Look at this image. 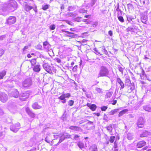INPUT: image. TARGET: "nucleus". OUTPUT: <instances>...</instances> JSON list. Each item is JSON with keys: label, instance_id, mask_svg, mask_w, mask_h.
Returning a JSON list of instances; mask_svg holds the SVG:
<instances>
[{"label": "nucleus", "instance_id": "obj_25", "mask_svg": "<svg viewBox=\"0 0 151 151\" xmlns=\"http://www.w3.org/2000/svg\"><path fill=\"white\" fill-rule=\"evenodd\" d=\"M113 92L112 91H108L107 92L105 96L106 98L108 99L110 98L113 94Z\"/></svg>", "mask_w": 151, "mask_h": 151}, {"label": "nucleus", "instance_id": "obj_18", "mask_svg": "<svg viewBox=\"0 0 151 151\" xmlns=\"http://www.w3.org/2000/svg\"><path fill=\"white\" fill-rule=\"evenodd\" d=\"M63 32H65L66 33L68 34L69 35L68 36L69 37H75L77 36L75 34H74L72 32L67 31H65L64 30H62Z\"/></svg>", "mask_w": 151, "mask_h": 151}, {"label": "nucleus", "instance_id": "obj_2", "mask_svg": "<svg viewBox=\"0 0 151 151\" xmlns=\"http://www.w3.org/2000/svg\"><path fill=\"white\" fill-rule=\"evenodd\" d=\"M6 7L9 9L14 11L17 7V2L14 0H9L7 2Z\"/></svg>", "mask_w": 151, "mask_h": 151}, {"label": "nucleus", "instance_id": "obj_26", "mask_svg": "<svg viewBox=\"0 0 151 151\" xmlns=\"http://www.w3.org/2000/svg\"><path fill=\"white\" fill-rule=\"evenodd\" d=\"M116 10L118 12L117 15H122V11L119 9V4H118Z\"/></svg>", "mask_w": 151, "mask_h": 151}, {"label": "nucleus", "instance_id": "obj_56", "mask_svg": "<svg viewBox=\"0 0 151 151\" xmlns=\"http://www.w3.org/2000/svg\"><path fill=\"white\" fill-rule=\"evenodd\" d=\"M48 44H49L48 42H47V41L44 42L43 43V45L44 47V46H45Z\"/></svg>", "mask_w": 151, "mask_h": 151}, {"label": "nucleus", "instance_id": "obj_5", "mask_svg": "<svg viewBox=\"0 0 151 151\" xmlns=\"http://www.w3.org/2000/svg\"><path fill=\"white\" fill-rule=\"evenodd\" d=\"M59 136H60V137L59 143H60L65 139L70 138L71 135L69 134L68 133H65L60 134Z\"/></svg>", "mask_w": 151, "mask_h": 151}, {"label": "nucleus", "instance_id": "obj_10", "mask_svg": "<svg viewBox=\"0 0 151 151\" xmlns=\"http://www.w3.org/2000/svg\"><path fill=\"white\" fill-rule=\"evenodd\" d=\"M16 21L15 17L13 16L10 17L7 20V23L9 24H12L15 23Z\"/></svg>", "mask_w": 151, "mask_h": 151}, {"label": "nucleus", "instance_id": "obj_45", "mask_svg": "<svg viewBox=\"0 0 151 151\" xmlns=\"http://www.w3.org/2000/svg\"><path fill=\"white\" fill-rule=\"evenodd\" d=\"M102 51L105 54L107 53V51L106 50L105 48L104 47H102Z\"/></svg>", "mask_w": 151, "mask_h": 151}, {"label": "nucleus", "instance_id": "obj_34", "mask_svg": "<svg viewBox=\"0 0 151 151\" xmlns=\"http://www.w3.org/2000/svg\"><path fill=\"white\" fill-rule=\"evenodd\" d=\"M30 61L31 64L32 65H35L36 63V59L35 58L33 59L32 60H29Z\"/></svg>", "mask_w": 151, "mask_h": 151}, {"label": "nucleus", "instance_id": "obj_36", "mask_svg": "<svg viewBox=\"0 0 151 151\" xmlns=\"http://www.w3.org/2000/svg\"><path fill=\"white\" fill-rule=\"evenodd\" d=\"M127 18L128 21L129 22L131 21L133 19H134L132 16L130 15H127Z\"/></svg>", "mask_w": 151, "mask_h": 151}, {"label": "nucleus", "instance_id": "obj_16", "mask_svg": "<svg viewBox=\"0 0 151 151\" xmlns=\"http://www.w3.org/2000/svg\"><path fill=\"white\" fill-rule=\"evenodd\" d=\"M23 6H25V9L27 11H29L33 8L32 6H29L27 4V2H24Z\"/></svg>", "mask_w": 151, "mask_h": 151}, {"label": "nucleus", "instance_id": "obj_28", "mask_svg": "<svg viewBox=\"0 0 151 151\" xmlns=\"http://www.w3.org/2000/svg\"><path fill=\"white\" fill-rule=\"evenodd\" d=\"M77 145L79 147L82 149L84 148V145L83 143L81 141H80L78 142Z\"/></svg>", "mask_w": 151, "mask_h": 151}, {"label": "nucleus", "instance_id": "obj_9", "mask_svg": "<svg viewBox=\"0 0 151 151\" xmlns=\"http://www.w3.org/2000/svg\"><path fill=\"white\" fill-rule=\"evenodd\" d=\"M43 68L48 73H52L51 67L49 66L47 63H44L43 65Z\"/></svg>", "mask_w": 151, "mask_h": 151}, {"label": "nucleus", "instance_id": "obj_61", "mask_svg": "<svg viewBox=\"0 0 151 151\" xmlns=\"http://www.w3.org/2000/svg\"><path fill=\"white\" fill-rule=\"evenodd\" d=\"M5 36L4 35L1 36L0 37V40H2L5 38Z\"/></svg>", "mask_w": 151, "mask_h": 151}, {"label": "nucleus", "instance_id": "obj_3", "mask_svg": "<svg viewBox=\"0 0 151 151\" xmlns=\"http://www.w3.org/2000/svg\"><path fill=\"white\" fill-rule=\"evenodd\" d=\"M32 81L30 78L25 79L22 83V86L23 87L28 88L32 85Z\"/></svg>", "mask_w": 151, "mask_h": 151}, {"label": "nucleus", "instance_id": "obj_59", "mask_svg": "<svg viewBox=\"0 0 151 151\" xmlns=\"http://www.w3.org/2000/svg\"><path fill=\"white\" fill-rule=\"evenodd\" d=\"M108 34L110 36H112L113 35V32L111 30H110L109 31Z\"/></svg>", "mask_w": 151, "mask_h": 151}, {"label": "nucleus", "instance_id": "obj_4", "mask_svg": "<svg viewBox=\"0 0 151 151\" xmlns=\"http://www.w3.org/2000/svg\"><path fill=\"white\" fill-rule=\"evenodd\" d=\"M30 92L29 91H25L20 94V100L24 101L28 99L30 94Z\"/></svg>", "mask_w": 151, "mask_h": 151}, {"label": "nucleus", "instance_id": "obj_30", "mask_svg": "<svg viewBox=\"0 0 151 151\" xmlns=\"http://www.w3.org/2000/svg\"><path fill=\"white\" fill-rule=\"evenodd\" d=\"M6 73L5 70H3L0 73V79L3 78L4 77Z\"/></svg>", "mask_w": 151, "mask_h": 151}, {"label": "nucleus", "instance_id": "obj_58", "mask_svg": "<svg viewBox=\"0 0 151 151\" xmlns=\"http://www.w3.org/2000/svg\"><path fill=\"white\" fill-rule=\"evenodd\" d=\"M49 137H47L45 138V140L46 142H50L51 141L48 139Z\"/></svg>", "mask_w": 151, "mask_h": 151}, {"label": "nucleus", "instance_id": "obj_48", "mask_svg": "<svg viewBox=\"0 0 151 151\" xmlns=\"http://www.w3.org/2000/svg\"><path fill=\"white\" fill-rule=\"evenodd\" d=\"M129 88H131V89H132L133 90H134L135 88V86L134 83H132L130 86Z\"/></svg>", "mask_w": 151, "mask_h": 151}, {"label": "nucleus", "instance_id": "obj_52", "mask_svg": "<svg viewBox=\"0 0 151 151\" xmlns=\"http://www.w3.org/2000/svg\"><path fill=\"white\" fill-rule=\"evenodd\" d=\"M81 17H78L75 19V20L78 22H80L81 21Z\"/></svg>", "mask_w": 151, "mask_h": 151}, {"label": "nucleus", "instance_id": "obj_19", "mask_svg": "<svg viewBox=\"0 0 151 151\" xmlns=\"http://www.w3.org/2000/svg\"><path fill=\"white\" fill-rule=\"evenodd\" d=\"M141 19L142 22L144 24H146V22L147 20V16L145 15H142L141 17Z\"/></svg>", "mask_w": 151, "mask_h": 151}, {"label": "nucleus", "instance_id": "obj_55", "mask_svg": "<svg viewBox=\"0 0 151 151\" xmlns=\"http://www.w3.org/2000/svg\"><path fill=\"white\" fill-rule=\"evenodd\" d=\"M55 61L58 63H60L61 62L60 60L58 58H55Z\"/></svg>", "mask_w": 151, "mask_h": 151}, {"label": "nucleus", "instance_id": "obj_20", "mask_svg": "<svg viewBox=\"0 0 151 151\" xmlns=\"http://www.w3.org/2000/svg\"><path fill=\"white\" fill-rule=\"evenodd\" d=\"M77 15V14L75 12H69L66 14L67 16L70 17H75Z\"/></svg>", "mask_w": 151, "mask_h": 151}, {"label": "nucleus", "instance_id": "obj_54", "mask_svg": "<svg viewBox=\"0 0 151 151\" xmlns=\"http://www.w3.org/2000/svg\"><path fill=\"white\" fill-rule=\"evenodd\" d=\"M30 47V45L26 46H25L24 47V48L23 49V51H24L26 49Z\"/></svg>", "mask_w": 151, "mask_h": 151}, {"label": "nucleus", "instance_id": "obj_21", "mask_svg": "<svg viewBox=\"0 0 151 151\" xmlns=\"http://www.w3.org/2000/svg\"><path fill=\"white\" fill-rule=\"evenodd\" d=\"M40 65H35L33 68V70L34 71L39 72L40 70Z\"/></svg>", "mask_w": 151, "mask_h": 151}, {"label": "nucleus", "instance_id": "obj_32", "mask_svg": "<svg viewBox=\"0 0 151 151\" xmlns=\"http://www.w3.org/2000/svg\"><path fill=\"white\" fill-rule=\"evenodd\" d=\"M127 109H124L121 111L119 113L118 116L120 117L125 114L127 111Z\"/></svg>", "mask_w": 151, "mask_h": 151}, {"label": "nucleus", "instance_id": "obj_40", "mask_svg": "<svg viewBox=\"0 0 151 151\" xmlns=\"http://www.w3.org/2000/svg\"><path fill=\"white\" fill-rule=\"evenodd\" d=\"M74 103V101L72 100H70L68 102V105L70 106H72Z\"/></svg>", "mask_w": 151, "mask_h": 151}, {"label": "nucleus", "instance_id": "obj_12", "mask_svg": "<svg viewBox=\"0 0 151 151\" xmlns=\"http://www.w3.org/2000/svg\"><path fill=\"white\" fill-rule=\"evenodd\" d=\"M26 111L28 115L31 118H34L35 116V114L31 111L28 107L26 109Z\"/></svg>", "mask_w": 151, "mask_h": 151}, {"label": "nucleus", "instance_id": "obj_33", "mask_svg": "<svg viewBox=\"0 0 151 151\" xmlns=\"http://www.w3.org/2000/svg\"><path fill=\"white\" fill-rule=\"evenodd\" d=\"M133 134L129 132L127 134V138L129 139H132L133 138Z\"/></svg>", "mask_w": 151, "mask_h": 151}, {"label": "nucleus", "instance_id": "obj_14", "mask_svg": "<svg viewBox=\"0 0 151 151\" xmlns=\"http://www.w3.org/2000/svg\"><path fill=\"white\" fill-rule=\"evenodd\" d=\"M116 81L121 86L120 90L123 89L124 87V85L123 81H122L121 79L119 78H118L116 79Z\"/></svg>", "mask_w": 151, "mask_h": 151}, {"label": "nucleus", "instance_id": "obj_22", "mask_svg": "<svg viewBox=\"0 0 151 151\" xmlns=\"http://www.w3.org/2000/svg\"><path fill=\"white\" fill-rule=\"evenodd\" d=\"M87 106L93 111H95L96 108V106L94 104L90 105V104H88Z\"/></svg>", "mask_w": 151, "mask_h": 151}, {"label": "nucleus", "instance_id": "obj_8", "mask_svg": "<svg viewBox=\"0 0 151 151\" xmlns=\"http://www.w3.org/2000/svg\"><path fill=\"white\" fill-rule=\"evenodd\" d=\"M8 99V96L6 94L2 93H0V100L1 101L3 102H6Z\"/></svg>", "mask_w": 151, "mask_h": 151}, {"label": "nucleus", "instance_id": "obj_60", "mask_svg": "<svg viewBox=\"0 0 151 151\" xmlns=\"http://www.w3.org/2000/svg\"><path fill=\"white\" fill-rule=\"evenodd\" d=\"M4 50H1L0 51V53L1 54V56L4 53Z\"/></svg>", "mask_w": 151, "mask_h": 151}, {"label": "nucleus", "instance_id": "obj_42", "mask_svg": "<svg viewBox=\"0 0 151 151\" xmlns=\"http://www.w3.org/2000/svg\"><path fill=\"white\" fill-rule=\"evenodd\" d=\"M96 90L99 93H103L102 89L100 88H96Z\"/></svg>", "mask_w": 151, "mask_h": 151}, {"label": "nucleus", "instance_id": "obj_41", "mask_svg": "<svg viewBox=\"0 0 151 151\" xmlns=\"http://www.w3.org/2000/svg\"><path fill=\"white\" fill-rule=\"evenodd\" d=\"M115 139V137L114 136H111L110 137V139H109V142L111 143H112L114 142Z\"/></svg>", "mask_w": 151, "mask_h": 151}, {"label": "nucleus", "instance_id": "obj_47", "mask_svg": "<svg viewBox=\"0 0 151 151\" xmlns=\"http://www.w3.org/2000/svg\"><path fill=\"white\" fill-rule=\"evenodd\" d=\"M50 44L47 45L46 46H44V48L46 50H49L50 48Z\"/></svg>", "mask_w": 151, "mask_h": 151}, {"label": "nucleus", "instance_id": "obj_29", "mask_svg": "<svg viewBox=\"0 0 151 151\" xmlns=\"http://www.w3.org/2000/svg\"><path fill=\"white\" fill-rule=\"evenodd\" d=\"M107 130H108V131L109 132H111L112 130V125L111 124H110L108 126H107L106 127Z\"/></svg>", "mask_w": 151, "mask_h": 151}, {"label": "nucleus", "instance_id": "obj_57", "mask_svg": "<svg viewBox=\"0 0 151 151\" xmlns=\"http://www.w3.org/2000/svg\"><path fill=\"white\" fill-rule=\"evenodd\" d=\"M77 67H78V66L77 65H76L75 66H74L73 67V71H76V70L77 68Z\"/></svg>", "mask_w": 151, "mask_h": 151}, {"label": "nucleus", "instance_id": "obj_39", "mask_svg": "<svg viewBox=\"0 0 151 151\" xmlns=\"http://www.w3.org/2000/svg\"><path fill=\"white\" fill-rule=\"evenodd\" d=\"M65 93H62L61 95L58 97V99L60 100H64L65 99Z\"/></svg>", "mask_w": 151, "mask_h": 151}, {"label": "nucleus", "instance_id": "obj_17", "mask_svg": "<svg viewBox=\"0 0 151 151\" xmlns=\"http://www.w3.org/2000/svg\"><path fill=\"white\" fill-rule=\"evenodd\" d=\"M32 107L33 109H40L42 107V106L39 105L37 103H35L33 104Z\"/></svg>", "mask_w": 151, "mask_h": 151}, {"label": "nucleus", "instance_id": "obj_35", "mask_svg": "<svg viewBox=\"0 0 151 151\" xmlns=\"http://www.w3.org/2000/svg\"><path fill=\"white\" fill-rule=\"evenodd\" d=\"M76 9V6H69L68 8V10L69 11L74 10Z\"/></svg>", "mask_w": 151, "mask_h": 151}, {"label": "nucleus", "instance_id": "obj_43", "mask_svg": "<svg viewBox=\"0 0 151 151\" xmlns=\"http://www.w3.org/2000/svg\"><path fill=\"white\" fill-rule=\"evenodd\" d=\"M79 12L82 13H85L87 12V11L83 9H82L79 10Z\"/></svg>", "mask_w": 151, "mask_h": 151}, {"label": "nucleus", "instance_id": "obj_23", "mask_svg": "<svg viewBox=\"0 0 151 151\" xmlns=\"http://www.w3.org/2000/svg\"><path fill=\"white\" fill-rule=\"evenodd\" d=\"M125 85L129 86L131 84L130 80L129 77L128 76H127L125 80Z\"/></svg>", "mask_w": 151, "mask_h": 151}, {"label": "nucleus", "instance_id": "obj_13", "mask_svg": "<svg viewBox=\"0 0 151 151\" xmlns=\"http://www.w3.org/2000/svg\"><path fill=\"white\" fill-rule=\"evenodd\" d=\"M9 94L10 96L12 95L15 98L18 97L19 95V93L17 89L13 90Z\"/></svg>", "mask_w": 151, "mask_h": 151}, {"label": "nucleus", "instance_id": "obj_49", "mask_svg": "<svg viewBox=\"0 0 151 151\" xmlns=\"http://www.w3.org/2000/svg\"><path fill=\"white\" fill-rule=\"evenodd\" d=\"M118 68L119 71L122 73H123V69L120 66H118Z\"/></svg>", "mask_w": 151, "mask_h": 151}, {"label": "nucleus", "instance_id": "obj_27", "mask_svg": "<svg viewBox=\"0 0 151 151\" xmlns=\"http://www.w3.org/2000/svg\"><path fill=\"white\" fill-rule=\"evenodd\" d=\"M143 109L145 111H147L151 112V107L148 106H145L143 107Z\"/></svg>", "mask_w": 151, "mask_h": 151}, {"label": "nucleus", "instance_id": "obj_38", "mask_svg": "<svg viewBox=\"0 0 151 151\" xmlns=\"http://www.w3.org/2000/svg\"><path fill=\"white\" fill-rule=\"evenodd\" d=\"M50 6L49 5L46 4L44 6H42V9L44 10H46L49 8Z\"/></svg>", "mask_w": 151, "mask_h": 151}, {"label": "nucleus", "instance_id": "obj_6", "mask_svg": "<svg viewBox=\"0 0 151 151\" xmlns=\"http://www.w3.org/2000/svg\"><path fill=\"white\" fill-rule=\"evenodd\" d=\"M145 121L142 117H139L138 119L137 124L138 127L141 128L144 126Z\"/></svg>", "mask_w": 151, "mask_h": 151}, {"label": "nucleus", "instance_id": "obj_1", "mask_svg": "<svg viewBox=\"0 0 151 151\" xmlns=\"http://www.w3.org/2000/svg\"><path fill=\"white\" fill-rule=\"evenodd\" d=\"M109 74V70L108 68L104 66H102L100 67L98 77H108Z\"/></svg>", "mask_w": 151, "mask_h": 151}, {"label": "nucleus", "instance_id": "obj_53", "mask_svg": "<svg viewBox=\"0 0 151 151\" xmlns=\"http://www.w3.org/2000/svg\"><path fill=\"white\" fill-rule=\"evenodd\" d=\"M87 121H88V120H86V119L83 120H82L81 121H80L78 122V123L80 124H82V123H83L84 122H86Z\"/></svg>", "mask_w": 151, "mask_h": 151}, {"label": "nucleus", "instance_id": "obj_64", "mask_svg": "<svg viewBox=\"0 0 151 151\" xmlns=\"http://www.w3.org/2000/svg\"><path fill=\"white\" fill-rule=\"evenodd\" d=\"M133 28L130 27H128L127 29V30L128 31H132V30Z\"/></svg>", "mask_w": 151, "mask_h": 151}, {"label": "nucleus", "instance_id": "obj_15", "mask_svg": "<svg viewBox=\"0 0 151 151\" xmlns=\"http://www.w3.org/2000/svg\"><path fill=\"white\" fill-rule=\"evenodd\" d=\"M146 144V142L143 141H141L139 142L137 145V146L138 148H141L142 147L145 146Z\"/></svg>", "mask_w": 151, "mask_h": 151}, {"label": "nucleus", "instance_id": "obj_63", "mask_svg": "<svg viewBox=\"0 0 151 151\" xmlns=\"http://www.w3.org/2000/svg\"><path fill=\"white\" fill-rule=\"evenodd\" d=\"M92 151H98L96 146H94V148L93 149V150Z\"/></svg>", "mask_w": 151, "mask_h": 151}, {"label": "nucleus", "instance_id": "obj_11", "mask_svg": "<svg viewBox=\"0 0 151 151\" xmlns=\"http://www.w3.org/2000/svg\"><path fill=\"white\" fill-rule=\"evenodd\" d=\"M69 129L72 130H73L75 131L82 132V129L81 128L78 127L76 126H71L70 127H69Z\"/></svg>", "mask_w": 151, "mask_h": 151}, {"label": "nucleus", "instance_id": "obj_7", "mask_svg": "<svg viewBox=\"0 0 151 151\" xmlns=\"http://www.w3.org/2000/svg\"><path fill=\"white\" fill-rule=\"evenodd\" d=\"M20 127V124L19 123L13 125L10 127L11 130L14 132H16L19 130Z\"/></svg>", "mask_w": 151, "mask_h": 151}, {"label": "nucleus", "instance_id": "obj_24", "mask_svg": "<svg viewBox=\"0 0 151 151\" xmlns=\"http://www.w3.org/2000/svg\"><path fill=\"white\" fill-rule=\"evenodd\" d=\"M150 132L145 131L143 132L142 134L140 135V137H144L147 136L149 134Z\"/></svg>", "mask_w": 151, "mask_h": 151}, {"label": "nucleus", "instance_id": "obj_50", "mask_svg": "<svg viewBox=\"0 0 151 151\" xmlns=\"http://www.w3.org/2000/svg\"><path fill=\"white\" fill-rule=\"evenodd\" d=\"M70 96V94L69 93H67L66 94H65V98H69Z\"/></svg>", "mask_w": 151, "mask_h": 151}, {"label": "nucleus", "instance_id": "obj_44", "mask_svg": "<svg viewBox=\"0 0 151 151\" xmlns=\"http://www.w3.org/2000/svg\"><path fill=\"white\" fill-rule=\"evenodd\" d=\"M49 28L50 29L53 30L55 28V25L54 24H52L50 26Z\"/></svg>", "mask_w": 151, "mask_h": 151}, {"label": "nucleus", "instance_id": "obj_37", "mask_svg": "<svg viewBox=\"0 0 151 151\" xmlns=\"http://www.w3.org/2000/svg\"><path fill=\"white\" fill-rule=\"evenodd\" d=\"M121 15H117V17L119 20L122 22H124V20L123 17L121 16Z\"/></svg>", "mask_w": 151, "mask_h": 151}, {"label": "nucleus", "instance_id": "obj_51", "mask_svg": "<svg viewBox=\"0 0 151 151\" xmlns=\"http://www.w3.org/2000/svg\"><path fill=\"white\" fill-rule=\"evenodd\" d=\"M73 135L74 136V137L73 138H71L73 139H76L79 137V136L77 135L74 134Z\"/></svg>", "mask_w": 151, "mask_h": 151}, {"label": "nucleus", "instance_id": "obj_46", "mask_svg": "<svg viewBox=\"0 0 151 151\" xmlns=\"http://www.w3.org/2000/svg\"><path fill=\"white\" fill-rule=\"evenodd\" d=\"M107 106H104L101 107V110L102 111H105L107 109Z\"/></svg>", "mask_w": 151, "mask_h": 151}, {"label": "nucleus", "instance_id": "obj_31", "mask_svg": "<svg viewBox=\"0 0 151 151\" xmlns=\"http://www.w3.org/2000/svg\"><path fill=\"white\" fill-rule=\"evenodd\" d=\"M118 110V109H115L112 110L110 112H109V114L111 115H113L117 113Z\"/></svg>", "mask_w": 151, "mask_h": 151}, {"label": "nucleus", "instance_id": "obj_62", "mask_svg": "<svg viewBox=\"0 0 151 151\" xmlns=\"http://www.w3.org/2000/svg\"><path fill=\"white\" fill-rule=\"evenodd\" d=\"M128 88V90L127 92H128L129 93H130L132 91V90H132V89H131V88Z\"/></svg>", "mask_w": 151, "mask_h": 151}]
</instances>
